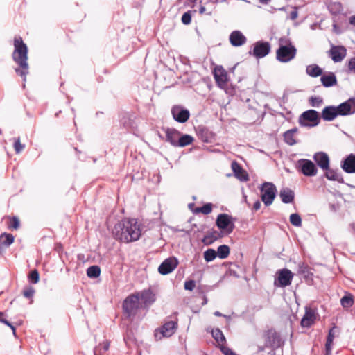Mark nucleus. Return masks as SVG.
Returning <instances> with one entry per match:
<instances>
[{
	"label": "nucleus",
	"instance_id": "nucleus-55",
	"mask_svg": "<svg viewBox=\"0 0 355 355\" xmlns=\"http://www.w3.org/2000/svg\"><path fill=\"white\" fill-rule=\"evenodd\" d=\"M350 106V110H352L353 114L355 113V98H350L346 101Z\"/></svg>",
	"mask_w": 355,
	"mask_h": 355
},
{
	"label": "nucleus",
	"instance_id": "nucleus-63",
	"mask_svg": "<svg viewBox=\"0 0 355 355\" xmlns=\"http://www.w3.org/2000/svg\"><path fill=\"white\" fill-rule=\"evenodd\" d=\"M214 314V315H216V316H219V317H220V316H223V317H225V318L227 317L226 315H225L222 314V313H221L220 312H219L218 311H215Z\"/></svg>",
	"mask_w": 355,
	"mask_h": 355
},
{
	"label": "nucleus",
	"instance_id": "nucleus-38",
	"mask_svg": "<svg viewBox=\"0 0 355 355\" xmlns=\"http://www.w3.org/2000/svg\"><path fill=\"white\" fill-rule=\"evenodd\" d=\"M216 253L220 259H226L230 254V248L227 245H220L217 249Z\"/></svg>",
	"mask_w": 355,
	"mask_h": 355
},
{
	"label": "nucleus",
	"instance_id": "nucleus-49",
	"mask_svg": "<svg viewBox=\"0 0 355 355\" xmlns=\"http://www.w3.org/2000/svg\"><path fill=\"white\" fill-rule=\"evenodd\" d=\"M35 293V289L31 286L26 287L23 291V295L26 298H32Z\"/></svg>",
	"mask_w": 355,
	"mask_h": 355
},
{
	"label": "nucleus",
	"instance_id": "nucleus-53",
	"mask_svg": "<svg viewBox=\"0 0 355 355\" xmlns=\"http://www.w3.org/2000/svg\"><path fill=\"white\" fill-rule=\"evenodd\" d=\"M184 286L185 290L191 291L196 287V282L194 280L192 279L185 281Z\"/></svg>",
	"mask_w": 355,
	"mask_h": 355
},
{
	"label": "nucleus",
	"instance_id": "nucleus-56",
	"mask_svg": "<svg viewBox=\"0 0 355 355\" xmlns=\"http://www.w3.org/2000/svg\"><path fill=\"white\" fill-rule=\"evenodd\" d=\"M336 328V327H334L329 330L327 338L334 339Z\"/></svg>",
	"mask_w": 355,
	"mask_h": 355
},
{
	"label": "nucleus",
	"instance_id": "nucleus-7",
	"mask_svg": "<svg viewBox=\"0 0 355 355\" xmlns=\"http://www.w3.org/2000/svg\"><path fill=\"white\" fill-rule=\"evenodd\" d=\"M235 219L227 214L218 215L216 224L225 235L230 234L235 228Z\"/></svg>",
	"mask_w": 355,
	"mask_h": 355
},
{
	"label": "nucleus",
	"instance_id": "nucleus-58",
	"mask_svg": "<svg viewBox=\"0 0 355 355\" xmlns=\"http://www.w3.org/2000/svg\"><path fill=\"white\" fill-rule=\"evenodd\" d=\"M297 16H298V12H297V10L296 8H295L294 10H293L291 13H290V18L292 20H295L297 18Z\"/></svg>",
	"mask_w": 355,
	"mask_h": 355
},
{
	"label": "nucleus",
	"instance_id": "nucleus-17",
	"mask_svg": "<svg viewBox=\"0 0 355 355\" xmlns=\"http://www.w3.org/2000/svg\"><path fill=\"white\" fill-rule=\"evenodd\" d=\"M313 159L317 166L322 170L329 168L330 159L327 153L322 151L317 152L313 155Z\"/></svg>",
	"mask_w": 355,
	"mask_h": 355
},
{
	"label": "nucleus",
	"instance_id": "nucleus-21",
	"mask_svg": "<svg viewBox=\"0 0 355 355\" xmlns=\"http://www.w3.org/2000/svg\"><path fill=\"white\" fill-rule=\"evenodd\" d=\"M196 130L198 137L205 143L211 142L214 137V133L205 126L199 125Z\"/></svg>",
	"mask_w": 355,
	"mask_h": 355
},
{
	"label": "nucleus",
	"instance_id": "nucleus-39",
	"mask_svg": "<svg viewBox=\"0 0 355 355\" xmlns=\"http://www.w3.org/2000/svg\"><path fill=\"white\" fill-rule=\"evenodd\" d=\"M101 268L98 266H92L87 269V275L90 278H96L100 276Z\"/></svg>",
	"mask_w": 355,
	"mask_h": 355
},
{
	"label": "nucleus",
	"instance_id": "nucleus-1",
	"mask_svg": "<svg viewBox=\"0 0 355 355\" xmlns=\"http://www.w3.org/2000/svg\"><path fill=\"white\" fill-rule=\"evenodd\" d=\"M112 235L116 240L126 243L138 241L141 235V224L135 218H124L115 224Z\"/></svg>",
	"mask_w": 355,
	"mask_h": 355
},
{
	"label": "nucleus",
	"instance_id": "nucleus-44",
	"mask_svg": "<svg viewBox=\"0 0 355 355\" xmlns=\"http://www.w3.org/2000/svg\"><path fill=\"white\" fill-rule=\"evenodd\" d=\"M8 218L9 219V223L8 224V227L9 229H14L17 230L19 227V220L17 216H8Z\"/></svg>",
	"mask_w": 355,
	"mask_h": 355
},
{
	"label": "nucleus",
	"instance_id": "nucleus-15",
	"mask_svg": "<svg viewBox=\"0 0 355 355\" xmlns=\"http://www.w3.org/2000/svg\"><path fill=\"white\" fill-rule=\"evenodd\" d=\"M329 53L334 62H340L345 58L347 49L343 46H332Z\"/></svg>",
	"mask_w": 355,
	"mask_h": 355
},
{
	"label": "nucleus",
	"instance_id": "nucleus-42",
	"mask_svg": "<svg viewBox=\"0 0 355 355\" xmlns=\"http://www.w3.org/2000/svg\"><path fill=\"white\" fill-rule=\"evenodd\" d=\"M13 147L15 149V151L17 154L20 153L25 148V145L22 144L21 143L20 137H15L13 138Z\"/></svg>",
	"mask_w": 355,
	"mask_h": 355
},
{
	"label": "nucleus",
	"instance_id": "nucleus-3",
	"mask_svg": "<svg viewBox=\"0 0 355 355\" xmlns=\"http://www.w3.org/2000/svg\"><path fill=\"white\" fill-rule=\"evenodd\" d=\"M279 43V47L276 51L277 60L281 62H288L293 60L296 55L297 49L290 40L281 37Z\"/></svg>",
	"mask_w": 355,
	"mask_h": 355
},
{
	"label": "nucleus",
	"instance_id": "nucleus-37",
	"mask_svg": "<svg viewBox=\"0 0 355 355\" xmlns=\"http://www.w3.org/2000/svg\"><path fill=\"white\" fill-rule=\"evenodd\" d=\"M340 304L345 309L352 307L354 304L353 295L351 293H347L340 299Z\"/></svg>",
	"mask_w": 355,
	"mask_h": 355
},
{
	"label": "nucleus",
	"instance_id": "nucleus-57",
	"mask_svg": "<svg viewBox=\"0 0 355 355\" xmlns=\"http://www.w3.org/2000/svg\"><path fill=\"white\" fill-rule=\"evenodd\" d=\"M2 323L5 324L6 325L8 326L12 331L13 334L15 336V331L16 329L15 327L7 320L4 319L2 322Z\"/></svg>",
	"mask_w": 355,
	"mask_h": 355
},
{
	"label": "nucleus",
	"instance_id": "nucleus-41",
	"mask_svg": "<svg viewBox=\"0 0 355 355\" xmlns=\"http://www.w3.org/2000/svg\"><path fill=\"white\" fill-rule=\"evenodd\" d=\"M212 211V204L209 202L200 207H197L195 210L196 213H202L205 215L210 214Z\"/></svg>",
	"mask_w": 355,
	"mask_h": 355
},
{
	"label": "nucleus",
	"instance_id": "nucleus-6",
	"mask_svg": "<svg viewBox=\"0 0 355 355\" xmlns=\"http://www.w3.org/2000/svg\"><path fill=\"white\" fill-rule=\"evenodd\" d=\"M139 308V296L136 294L128 295L123 302V309L128 318L134 317Z\"/></svg>",
	"mask_w": 355,
	"mask_h": 355
},
{
	"label": "nucleus",
	"instance_id": "nucleus-48",
	"mask_svg": "<svg viewBox=\"0 0 355 355\" xmlns=\"http://www.w3.org/2000/svg\"><path fill=\"white\" fill-rule=\"evenodd\" d=\"M347 73L355 74V57L350 58L347 62Z\"/></svg>",
	"mask_w": 355,
	"mask_h": 355
},
{
	"label": "nucleus",
	"instance_id": "nucleus-62",
	"mask_svg": "<svg viewBox=\"0 0 355 355\" xmlns=\"http://www.w3.org/2000/svg\"><path fill=\"white\" fill-rule=\"evenodd\" d=\"M349 22L352 25L355 26V15L352 16L349 19Z\"/></svg>",
	"mask_w": 355,
	"mask_h": 355
},
{
	"label": "nucleus",
	"instance_id": "nucleus-61",
	"mask_svg": "<svg viewBox=\"0 0 355 355\" xmlns=\"http://www.w3.org/2000/svg\"><path fill=\"white\" fill-rule=\"evenodd\" d=\"M205 12H206V8H205V6H201L200 7V8H199V12H200V14L202 15V14L205 13Z\"/></svg>",
	"mask_w": 355,
	"mask_h": 355
},
{
	"label": "nucleus",
	"instance_id": "nucleus-54",
	"mask_svg": "<svg viewBox=\"0 0 355 355\" xmlns=\"http://www.w3.org/2000/svg\"><path fill=\"white\" fill-rule=\"evenodd\" d=\"M220 350L225 355H238L234 352H233L231 349H230L229 347H227L225 346H221Z\"/></svg>",
	"mask_w": 355,
	"mask_h": 355
},
{
	"label": "nucleus",
	"instance_id": "nucleus-52",
	"mask_svg": "<svg viewBox=\"0 0 355 355\" xmlns=\"http://www.w3.org/2000/svg\"><path fill=\"white\" fill-rule=\"evenodd\" d=\"M181 20L182 24L185 25L189 24L191 21V15L190 11L184 12L182 16Z\"/></svg>",
	"mask_w": 355,
	"mask_h": 355
},
{
	"label": "nucleus",
	"instance_id": "nucleus-45",
	"mask_svg": "<svg viewBox=\"0 0 355 355\" xmlns=\"http://www.w3.org/2000/svg\"><path fill=\"white\" fill-rule=\"evenodd\" d=\"M309 101L312 107H319L322 104L323 100L320 96H311Z\"/></svg>",
	"mask_w": 355,
	"mask_h": 355
},
{
	"label": "nucleus",
	"instance_id": "nucleus-26",
	"mask_svg": "<svg viewBox=\"0 0 355 355\" xmlns=\"http://www.w3.org/2000/svg\"><path fill=\"white\" fill-rule=\"evenodd\" d=\"M181 132L173 128H168L166 130V141L169 142L172 146L177 147L178 139Z\"/></svg>",
	"mask_w": 355,
	"mask_h": 355
},
{
	"label": "nucleus",
	"instance_id": "nucleus-2",
	"mask_svg": "<svg viewBox=\"0 0 355 355\" xmlns=\"http://www.w3.org/2000/svg\"><path fill=\"white\" fill-rule=\"evenodd\" d=\"M13 44L15 49L12 57L18 65V68L15 69V72L25 80L28 73L29 68L28 64V48L20 36L14 38Z\"/></svg>",
	"mask_w": 355,
	"mask_h": 355
},
{
	"label": "nucleus",
	"instance_id": "nucleus-35",
	"mask_svg": "<svg viewBox=\"0 0 355 355\" xmlns=\"http://www.w3.org/2000/svg\"><path fill=\"white\" fill-rule=\"evenodd\" d=\"M14 236L11 234L8 233H2L0 235V246H9L14 242Z\"/></svg>",
	"mask_w": 355,
	"mask_h": 355
},
{
	"label": "nucleus",
	"instance_id": "nucleus-14",
	"mask_svg": "<svg viewBox=\"0 0 355 355\" xmlns=\"http://www.w3.org/2000/svg\"><path fill=\"white\" fill-rule=\"evenodd\" d=\"M178 265V261L175 257L165 259L159 266L158 271L160 274L166 275L173 271Z\"/></svg>",
	"mask_w": 355,
	"mask_h": 355
},
{
	"label": "nucleus",
	"instance_id": "nucleus-27",
	"mask_svg": "<svg viewBox=\"0 0 355 355\" xmlns=\"http://www.w3.org/2000/svg\"><path fill=\"white\" fill-rule=\"evenodd\" d=\"M323 171L325 172V178L329 180L336 181L339 183H344L343 177L338 172V170L330 168L329 166L328 169H324Z\"/></svg>",
	"mask_w": 355,
	"mask_h": 355
},
{
	"label": "nucleus",
	"instance_id": "nucleus-19",
	"mask_svg": "<svg viewBox=\"0 0 355 355\" xmlns=\"http://www.w3.org/2000/svg\"><path fill=\"white\" fill-rule=\"evenodd\" d=\"M230 42L232 46L238 47L245 44L247 42L246 37L241 31L236 30L233 31L229 37Z\"/></svg>",
	"mask_w": 355,
	"mask_h": 355
},
{
	"label": "nucleus",
	"instance_id": "nucleus-30",
	"mask_svg": "<svg viewBox=\"0 0 355 355\" xmlns=\"http://www.w3.org/2000/svg\"><path fill=\"white\" fill-rule=\"evenodd\" d=\"M297 273L302 275L306 280L311 279L313 276V272L311 271L310 267L304 262L299 263Z\"/></svg>",
	"mask_w": 355,
	"mask_h": 355
},
{
	"label": "nucleus",
	"instance_id": "nucleus-47",
	"mask_svg": "<svg viewBox=\"0 0 355 355\" xmlns=\"http://www.w3.org/2000/svg\"><path fill=\"white\" fill-rule=\"evenodd\" d=\"M110 347V342L108 340H105L102 343H100L98 347H96L94 349V354L96 355L97 352H101V349L103 352H107Z\"/></svg>",
	"mask_w": 355,
	"mask_h": 355
},
{
	"label": "nucleus",
	"instance_id": "nucleus-22",
	"mask_svg": "<svg viewBox=\"0 0 355 355\" xmlns=\"http://www.w3.org/2000/svg\"><path fill=\"white\" fill-rule=\"evenodd\" d=\"M316 319L315 312L311 308H306L305 313L301 320V325L303 327H310Z\"/></svg>",
	"mask_w": 355,
	"mask_h": 355
},
{
	"label": "nucleus",
	"instance_id": "nucleus-36",
	"mask_svg": "<svg viewBox=\"0 0 355 355\" xmlns=\"http://www.w3.org/2000/svg\"><path fill=\"white\" fill-rule=\"evenodd\" d=\"M194 139L192 136L189 135H180L178 139V143L177 144V146L178 147H184L188 145H190L193 143Z\"/></svg>",
	"mask_w": 355,
	"mask_h": 355
},
{
	"label": "nucleus",
	"instance_id": "nucleus-5",
	"mask_svg": "<svg viewBox=\"0 0 355 355\" xmlns=\"http://www.w3.org/2000/svg\"><path fill=\"white\" fill-rule=\"evenodd\" d=\"M299 124L302 127H315L320 122L319 113L315 110L304 112L299 117Z\"/></svg>",
	"mask_w": 355,
	"mask_h": 355
},
{
	"label": "nucleus",
	"instance_id": "nucleus-11",
	"mask_svg": "<svg viewBox=\"0 0 355 355\" xmlns=\"http://www.w3.org/2000/svg\"><path fill=\"white\" fill-rule=\"evenodd\" d=\"M266 347L278 348L281 345V338L279 334L273 329L265 331L263 334Z\"/></svg>",
	"mask_w": 355,
	"mask_h": 355
},
{
	"label": "nucleus",
	"instance_id": "nucleus-51",
	"mask_svg": "<svg viewBox=\"0 0 355 355\" xmlns=\"http://www.w3.org/2000/svg\"><path fill=\"white\" fill-rule=\"evenodd\" d=\"M334 339L327 338L325 343V355H331V349H332V345H333Z\"/></svg>",
	"mask_w": 355,
	"mask_h": 355
},
{
	"label": "nucleus",
	"instance_id": "nucleus-24",
	"mask_svg": "<svg viewBox=\"0 0 355 355\" xmlns=\"http://www.w3.org/2000/svg\"><path fill=\"white\" fill-rule=\"evenodd\" d=\"M231 167L237 179L241 181H248L249 180L248 173L237 162L233 161L231 164Z\"/></svg>",
	"mask_w": 355,
	"mask_h": 355
},
{
	"label": "nucleus",
	"instance_id": "nucleus-13",
	"mask_svg": "<svg viewBox=\"0 0 355 355\" xmlns=\"http://www.w3.org/2000/svg\"><path fill=\"white\" fill-rule=\"evenodd\" d=\"M214 77L218 86L221 89H225L227 86V73L221 66H218L214 69Z\"/></svg>",
	"mask_w": 355,
	"mask_h": 355
},
{
	"label": "nucleus",
	"instance_id": "nucleus-9",
	"mask_svg": "<svg viewBox=\"0 0 355 355\" xmlns=\"http://www.w3.org/2000/svg\"><path fill=\"white\" fill-rule=\"evenodd\" d=\"M297 167L303 175L308 177L315 176L318 169L314 163L306 159H300L297 161Z\"/></svg>",
	"mask_w": 355,
	"mask_h": 355
},
{
	"label": "nucleus",
	"instance_id": "nucleus-29",
	"mask_svg": "<svg viewBox=\"0 0 355 355\" xmlns=\"http://www.w3.org/2000/svg\"><path fill=\"white\" fill-rule=\"evenodd\" d=\"M322 85L325 87H330L337 84V78L333 72L324 74L320 78Z\"/></svg>",
	"mask_w": 355,
	"mask_h": 355
},
{
	"label": "nucleus",
	"instance_id": "nucleus-59",
	"mask_svg": "<svg viewBox=\"0 0 355 355\" xmlns=\"http://www.w3.org/2000/svg\"><path fill=\"white\" fill-rule=\"evenodd\" d=\"M261 207V202L259 200H257L254 205H253V207H252V210L253 211H258Z\"/></svg>",
	"mask_w": 355,
	"mask_h": 355
},
{
	"label": "nucleus",
	"instance_id": "nucleus-10",
	"mask_svg": "<svg viewBox=\"0 0 355 355\" xmlns=\"http://www.w3.org/2000/svg\"><path fill=\"white\" fill-rule=\"evenodd\" d=\"M270 50L271 46L268 42L258 41L254 44L252 51H250V53L257 59H260L268 55Z\"/></svg>",
	"mask_w": 355,
	"mask_h": 355
},
{
	"label": "nucleus",
	"instance_id": "nucleus-4",
	"mask_svg": "<svg viewBox=\"0 0 355 355\" xmlns=\"http://www.w3.org/2000/svg\"><path fill=\"white\" fill-rule=\"evenodd\" d=\"M277 191L275 185L272 182H265L261 185V198L266 207L272 205L275 198Z\"/></svg>",
	"mask_w": 355,
	"mask_h": 355
},
{
	"label": "nucleus",
	"instance_id": "nucleus-28",
	"mask_svg": "<svg viewBox=\"0 0 355 355\" xmlns=\"http://www.w3.org/2000/svg\"><path fill=\"white\" fill-rule=\"evenodd\" d=\"M279 196L284 203L288 204L294 200L295 193L289 188H283L280 190Z\"/></svg>",
	"mask_w": 355,
	"mask_h": 355
},
{
	"label": "nucleus",
	"instance_id": "nucleus-20",
	"mask_svg": "<svg viewBox=\"0 0 355 355\" xmlns=\"http://www.w3.org/2000/svg\"><path fill=\"white\" fill-rule=\"evenodd\" d=\"M341 168L347 173H355V154L347 156L340 164Z\"/></svg>",
	"mask_w": 355,
	"mask_h": 355
},
{
	"label": "nucleus",
	"instance_id": "nucleus-64",
	"mask_svg": "<svg viewBox=\"0 0 355 355\" xmlns=\"http://www.w3.org/2000/svg\"><path fill=\"white\" fill-rule=\"evenodd\" d=\"M352 233L355 236V224L353 223L350 225Z\"/></svg>",
	"mask_w": 355,
	"mask_h": 355
},
{
	"label": "nucleus",
	"instance_id": "nucleus-60",
	"mask_svg": "<svg viewBox=\"0 0 355 355\" xmlns=\"http://www.w3.org/2000/svg\"><path fill=\"white\" fill-rule=\"evenodd\" d=\"M266 348H268V347H266V343H264V345H259L257 347V352L260 353V352H264Z\"/></svg>",
	"mask_w": 355,
	"mask_h": 355
},
{
	"label": "nucleus",
	"instance_id": "nucleus-50",
	"mask_svg": "<svg viewBox=\"0 0 355 355\" xmlns=\"http://www.w3.org/2000/svg\"><path fill=\"white\" fill-rule=\"evenodd\" d=\"M39 272L37 270L31 271L28 275L29 280L34 284L37 283V282L39 281Z\"/></svg>",
	"mask_w": 355,
	"mask_h": 355
},
{
	"label": "nucleus",
	"instance_id": "nucleus-34",
	"mask_svg": "<svg viewBox=\"0 0 355 355\" xmlns=\"http://www.w3.org/2000/svg\"><path fill=\"white\" fill-rule=\"evenodd\" d=\"M306 73L311 77H318L322 75V69L317 64L308 65L306 69Z\"/></svg>",
	"mask_w": 355,
	"mask_h": 355
},
{
	"label": "nucleus",
	"instance_id": "nucleus-18",
	"mask_svg": "<svg viewBox=\"0 0 355 355\" xmlns=\"http://www.w3.org/2000/svg\"><path fill=\"white\" fill-rule=\"evenodd\" d=\"M178 327V320L175 318L174 320L164 322L160 328V333L164 337H170L175 334Z\"/></svg>",
	"mask_w": 355,
	"mask_h": 355
},
{
	"label": "nucleus",
	"instance_id": "nucleus-25",
	"mask_svg": "<svg viewBox=\"0 0 355 355\" xmlns=\"http://www.w3.org/2000/svg\"><path fill=\"white\" fill-rule=\"evenodd\" d=\"M338 116L336 106H326L322 111L321 117L325 121H332Z\"/></svg>",
	"mask_w": 355,
	"mask_h": 355
},
{
	"label": "nucleus",
	"instance_id": "nucleus-43",
	"mask_svg": "<svg viewBox=\"0 0 355 355\" xmlns=\"http://www.w3.org/2000/svg\"><path fill=\"white\" fill-rule=\"evenodd\" d=\"M290 223L295 227L302 226V218L298 214H292L290 216Z\"/></svg>",
	"mask_w": 355,
	"mask_h": 355
},
{
	"label": "nucleus",
	"instance_id": "nucleus-16",
	"mask_svg": "<svg viewBox=\"0 0 355 355\" xmlns=\"http://www.w3.org/2000/svg\"><path fill=\"white\" fill-rule=\"evenodd\" d=\"M136 295L139 296V300L145 306H150L156 300L155 294L150 288L137 293Z\"/></svg>",
	"mask_w": 355,
	"mask_h": 355
},
{
	"label": "nucleus",
	"instance_id": "nucleus-32",
	"mask_svg": "<svg viewBox=\"0 0 355 355\" xmlns=\"http://www.w3.org/2000/svg\"><path fill=\"white\" fill-rule=\"evenodd\" d=\"M336 110L338 116H348L353 114L352 110H350L349 103L346 101L340 103L338 106H336Z\"/></svg>",
	"mask_w": 355,
	"mask_h": 355
},
{
	"label": "nucleus",
	"instance_id": "nucleus-40",
	"mask_svg": "<svg viewBox=\"0 0 355 355\" xmlns=\"http://www.w3.org/2000/svg\"><path fill=\"white\" fill-rule=\"evenodd\" d=\"M217 257L216 251L214 249L209 248L204 252V259L207 262L212 261Z\"/></svg>",
	"mask_w": 355,
	"mask_h": 355
},
{
	"label": "nucleus",
	"instance_id": "nucleus-33",
	"mask_svg": "<svg viewBox=\"0 0 355 355\" xmlns=\"http://www.w3.org/2000/svg\"><path fill=\"white\" fill-rule=\"evenodd\" d=\"M211 335L214 340L218 343L220 347L221 346H225V344L226 343V339L223 333L219 328L213 329L211 331Z\"/></svg>",
	"mask_w": 355,
	"mask_h": 355
},
{
	"label": "nucleus",
	"instance_id": "nucleus-46",
	"mask_svg": "<svg viewBox=\"0 0 355 355\" xmlns=\"http://www.w3.org/2000/svg\"><path fill=\"white\" fill-rule=\"evenodd\" d=\"M329 10L331 12H332L333 14H338L339 13L341 10H342V5L339 2H334V3H331L329 6Z\"/></svg>",
	"mask_w": 355,
	"mask_h": 355
},
{
	"label": "nucleus",
	"instance_id": "nucleus-12",
	"mask_svg": "<svg viewBox=\"0 0 355 355\" xmlns=\"http://www.w3.org/2000/svg\"><path fill=\"white\" fill-rule=\"evenodd\" d=\"M171 114L174 120L180 123L187 122L190 116L189 111L180 105L173 106Z\"/></svg>",
	"mask_w": 355,
	"mask_h": 355
},
{
	"label": "nucleus",
	"instance_id": "nucleus-31",
	"mask_svg": "<svg viewBox=\"0 0 355 355\" xmlns=\"http://www.w3.org/2000/svg\"><path fill=\"white\" fill-rule=\"evenodd\" d=\"M297 132L298 129L297 128H294L286 131L284 133V141L289 146L295 145L297 143L295 139V134L297 133Z\"/></svg>",
	"mask_w": 355,
	"mask_h": 355
},
{
	"label": "nucleus",
	"instance_id": "nucleus-8",
	"mask_svg": "<svg viewBox=\"0 0 355 355\" xmlns=\"http://www.w3.org/2000/svg\"><path fill=\"white\" fill-rule=\"evenodd\" d=\"M277 277L274 280L275 287H286L292 283L294 274L287 268L279 270L276 272Z\"/></svg>",
	"mask_w": 355,
	"mask_h": 355
},
{
	"label": "nucleus",
	"instance_id": "nucleus-23",
	"mask_svg": "<svg viewBox=\"0 0 355 355\" xmlns=\"http://www.w3.org/2000/svg\"><path fill=\"white\" fill-rule=\"evenodd\" d=\"M224 235L225 234L223 232H218L217 230H212L208 232L207 234L204 236L203 239H202V242L206 245H209L216 241L223 238Z\"/></svg>",
	"mask_w": 355,
	"mask_h": 355
}]
</instances>
